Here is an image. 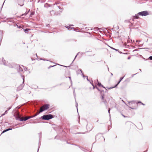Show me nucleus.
<instances>
[{
    "mask_svg": "<svg viewBox=\"0 0 152 152\" xmlns=\"http://www.w3.org/2000/svg\"><path fill=\"white\" fill-rule=\"evenodd\" d=\"M49 105L48 104H46L43 105L40 107L39 111V112H37L36 114H38L43 111L47 110L49 108Z\"/></svg>",
    "mask_w": 152,
    "mask_h": 152,
    "instance_id": "obj_1",
    "label": "nucleus"
},
{
    "mask_svg": "<svg viewBox=\"0 0 152 152\" xmlns=\"http://www.w3.org/2000/svg\"><path fill=\"white\" fill-rule=\"evenodd\" d=\"M38 115V114H36L32 116H26L25 117H22L20 119V121H26L28 119L30 118H32Z\"/></svg>",
    "mask_w": 152,
    "mask_h": 152,
    "instance_id": "obj_2",
    "label": "nucleus"
},
{
    "mask_svg": "<svg viewBox=\"0 0 152 152\" xmlns=\"http://www.w3.org/2000/svg\"><path fill=\"white\" fill-rule=\"evenodd\" d=\"M53 118V115L51 114L44 115L42 116V119L43 120H49Z\"/></svg>",
    "mask_w": 152,
    "mask_h": 152,
    "instance_id": "obj_3",
    "label": "nucleus"
},
{
    "mask_svg": "<svg viewBox=\"0 0 152 152\" xmlns=\"http://www.w3.org/2000/svg\"><path fill=\"white\" fill-rule=\"evenodd\" d=\"M139 15L142 16H146L149 15V13L147 11H143L138 13Z\"/></svg>",
    "mask_w": 152,
    "mask_h": 152,
    "instance_id": "obj_4",
    "label": "nucleus"
},
{
    "mask_svg": "<svg viewBox=\"0 0 152 152\" xmlns=\"http://www.w3.org/2000/svg\"><path fill=\"white\" fill-rule=\"evenodd\" d=\"M101 99L102 102L104 104H107V101L104 98V94H102L101 96Z\"/></svg>",
    "mask_w": 152,
    "mask_h": 152,
    "instance_id": "obj_5",
    "label": "nucleus"
},
{
    "mask_svg": "<svg viewBox=\"0 0 152 152\" xmlns=\"http://www.w3.org/2000/svg\"><path fill=\"white\" fill-rule=\"evenodd\" d=\"M126 125L127 126L130 128L131 126H133V124L131 122H128L126 123Z\"/></svg>",
    "mask_w": 152,
    "mask_h": 152,
    "instance_id": "obj_6",
    "label": "nucleus"
},
{
    "mask_svg": "<svg viewBox=\"0 0 152 152\" xmlns=\"http://www.w3.org/2000/svg\"><path fill=\"white\" fill-rule=\"evenodd\" d=\"M37 56L36 54H34L32 55L31 57V58L32 60H34L37 59Z\"/></svg>",
    "mask_w": 152,
    "mask_h": 152,
    "instance_id": "obj_7",
    "label": "nucleus"
},
{
    "mask_svg": "<svg viewBox=\"0 0 152 152\" xmlns=\"http://www.w3.org/2000/svg\"><path fill=\"white\" fill-rule=\"evenodd\" d=\"M123 78H124V77H121L120 78V80L118 82L117 84L114 87H112V88H109L108 89H111V88H115V87H116L117 86L119 83L123 79Z\"/></svg>",
    "mask_w": 152,
    "mask_h": 152,
    "instance_id": "obj_8",
    "label": "nucleus"
},
{
    "mask_svg": "<svg viewBox=\"0 0 152 152\" xmlns=\"http://www.w3.org/2000/svg\"><path fill=\"white\" fill-rule=\"evenodd\" d=\"M139 14H138V13L137 14L133 17V20H134V19H137L139 18Z\"/></svg>",
    "mask_w": 152,
    "mask_h": 152,
    "instance_id": "obj_9",
    "label": "nucleus"
},
{
    "mask_svg": "<svg viewBox=\"0 0 152 152\" xmlns=\"http://www.w3.org/2000/svg\"><path fill=\"white\" fill-rule=\"evenodd\" d=\"M134 104V102H129V104L130 107L132 109H134V108H132L131 107L132 104Z\"/></svg>",
    "mask_w": 152,
    "mask_h": 152,
    "instance_id": "obj_10",
    "label": "nucleus"
},
{
    "mask_svg": "<svg viewBox=\"0 0 152 152\" xmlns=\"http://www.w3.org/2000/svg\"><path fill=\"white\" fill-rule=\"evenodd\" d=\"M23 85H21L20 86H19V88H18V91H19L21 89H22L23 87Z\"/></svg>",
    "mask_w": 152,
    "mask_h": 152,
    "instance_id": "obj_11",
    "label": "nucleus"
},
{
    "mask_svg": "<svg viewBox=\"0 0 152 152\" xmlns=\"http://www.w3.org/2000/svg\"><path fill=\"white\" fill-rule=\"evenodd\" d=\"M29 30H30V29L26 28L24 30V31L26 33L27 32H28Z\"/></svg>",
    "mask_w": 152,
    "mask_h": 152,
    "instance_id": "obj_12",
    "label": "nucleus"
},
{
    "mask_svg": "<svg viewBox=\"0 0 152 152\" xmlns=\"http://www.w3.org/2000/svg\"><path fill=\"white\" fill-rule=\"evenodd\" d=\"M34 12H31L30 15H31H31H34Z\"/></svg>",
    "mask_w": 152,
    "mask_h": 152,
    "instance_id": "obj_13",
    "label": "nucleus"
},
{
    "mask_svg": "<svg viewBox=\"0 0 152 152\" xmlns=\"http://www.w3.org/2000/svg\"><path fill=\"white\" fill-rule=\"evenodd\" d=\"M11 129H7L6 130H4L3 131V132H5L7 131H8L9 130H10Z\"/></svg>",
    "mask_w": 152,
    "mask_h": 152,
    "instance_id": "obj_14",
    "label": "nucleus"
},
{
    "mask_svg": "<svg viewBox=\"0 0 152 152\" xmlns=\"http://www.w3.org/2000/svg\"><path fill=\"white\" fill-rule=\"evenodd\" d=\"M149 59L150 60H152V56H151L149 57Z\"/></svg>",
    "mask_w": 152,
    "mask_h": 152,
    "instance_id": "obj_15",
    "label": "nucleus"
},
{
    "mask_svg": "<svg viewBox=\"0 0 152 152\" xmlns=\"http://www.w3.org/2000/svg\"><path fill=\"white\" fill-rule=\"evenodd\" d=\"M140 103L142 105H145V104L142 103V102H138V103Z\"/></svg>",
    "mask_w": 152,
    "mask_h": 152,
    "instance_id": "obj_16",
    "label": "nucleus"
},
{
    "mask_svg": "<svg viewBox=\"0 0 152 152\" xmlns=\"http://www.w3.org/2000/svg\"><path fill=\"white\" fill-rule=\"evenodd\" d=\"M17 27L19 28H22V26H18V25H17Z\"/></svg>",
    "mask_w": 152,
    "mask_h": 152,
    "instance_id": "obj_17",
    "label": "nucleus"
},
{
    "mask_svg": "<svg viewBox=\"0 0 152 152\" xmlns=\"http://www.w3.org/2000/svg\"><path fill=\"white\" fill-rule=\"evenodd\" d=\"M22 79L23 80V83H24V77H23Z\"/></svg>",
    "mask_w": 152,
    "mask_h": 152,
    "instance_id": "obj_18",
    "label": "nucleus"
},
{
    "mask_svg": "<svg viewBox=\"0 0 152 152\" xmlns=\"http://www.w3.org/2000/svg\"><path fill=\"white\" fill-rule=\"evenodd\" d=\"M98 85L99 86H101V84L100 83H98Z\"/></svg>",
    "mask_w": 152,
    "mask_h": 152,
    "instance_id": "obj_19",
    "label": "nucleus"
},
{
    "mask_svg": "<svg viewBox=\"0 0 152 152\" xmlns=\"http://www.w3.org/2000/svg\"><path fill=\"white\" fill-rule=\"evenodd\" d=\"M54 66V65H53V66H50L48 67V68L49 69V68H50L51 67H53V66Z\"/></svg>",
    "mask_w": 152,
    "mask_h": 152,
    "instance_id": "obj_20",
    "label": "nucleus"
},
{
    "mask_svg": "<svg viewBox=\"0 0 152 152\" xmlns=\"http://www.w3.org/2000/svg\"><path fill=\"white\" fill-rule=\"evenodd\" d=\"M131 58V57L130 56H129L128 58V59H129Z\"/></svg>",
    "mask_w": 152,
    "mask_h": 152,
    "instance_id": "obj_21",
    "label": "nucleus"
},
{
    "mask_svg": "<svg viewBox=\"0 0 152 152\" xmlns=\"http://www.w3.org/2000/svg\"><path fill=\"white\" fill-rule=\"evenodd\" d=\"M110 109L109 110L108 112L109 113H110Z\"/></svg>",
    "mask_w": 152,
    "mask_h": 152,
    "instance_id": "obj_22",
    "label": "nucleus"
},
{
    "mask_svg": "<svg viewBox=\"0 0 152 152\" xmlns=\"http://www.w3.org/2000/svg\"><path fill=\"white\" fill-rule=\"evenodd\" d=\"M80 71L81 72V70H80Z\"/></svg>",
    "mask_w": 152,
    "mask_h": 152,
    "instance_id": "obj_23",
    "label": "nucleus"
},
{
    "mask_svg": "<svg viewBox=\"0 0 152 152\" xmlns=\"http://www.w3.org/2000/svg\"><path fill=\"white\" fill-rule=\"evenodd\" d=\"M94 86H93V89H94Z\"/></svg>",
    "mask_w": 152,
    "mask_h": 152,
    "instance_id": "obj_24",
    "label": "nucleus"
},
{
    "mask_svg": "<svg viewBox=\"0 0 152 152\" xmlns=\"http://www.w3.org/2000/svg\"><path fill=\"white\" fill-rule=\"evenodd\" d=\"M67 28H68V26L67 27H66Z\"/></svg>",
    "mask_w": 152,
    "mask_h": 152,
    "instance_id": "obj_25",
    "label": "nucleus"
}]
</instances>
